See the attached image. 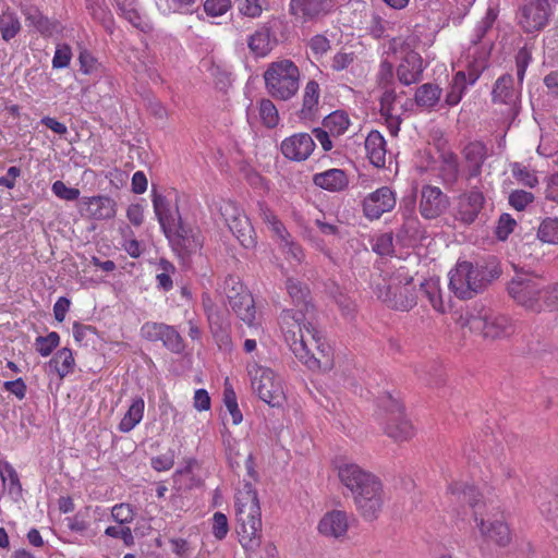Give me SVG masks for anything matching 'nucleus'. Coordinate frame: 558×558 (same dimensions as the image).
<instances>
[{
    "label": "nucleus",
    "instance_id": "f257e3e1",
    "mask_svg": "<svg viewBox=\"0 0 558 558\" xmlns=\"http://www.w3.org/2000/svg\"><path fill=\"white\" fill-rule=\"evenodd\" d=\"M281 329L293 354L310 369H332V349L305 313L284 311Z\"/></svg>",
    "mask_w": 558,
    "mask_h": 558
},
{
    "label": "nucleus",
    "instance_id": "f03ea898",
    "mask_svg": "<svg viewBox=\"0 0 558 558\" xmlns=\"http://www.w3.org/2000/svg\"><path fill=\"white\" fill-rule=\"evenodd\" d=\"M338 476L340 482L352 493L361 515L366 520L376 519L385 504L381 481L355 463L339 465Z\"/></svg>",
    "mask_w": 558,
    "mask_h": 558
},
{
    "label": "nucleus",
    "instance_id": "7ed1b4c3",
    "mask_svg": "<svg viewBox=\"0 0 558 558\" xmlns=\"http://www.w3.org/2000/svg\"><path fill=\"white\" fill-rule=\"evenodd\" d=\"M235 533L246 551L256 550L262 541V510L256 489L243 481L234 494Z\"/></svg>",
    "mask_w": 558,
    "mask_h": 558
},
{
    "label": "nucleus",
    "instance_id": "20e7f679",
    "mask_svg": "<svg viewBox=\"0 0 558 558\" xmlns=\"http://www.w3.org/2000/svg\"><path fill=\"white\" fill-rule=\"evenodd\" d=\"M411 281L412 278L409 274L403 268H399L391 275L385 274L374 278L372 288L377 299L387 304V306L408 311L416 304Z\"/></svg>",
    "mask_w": 558,
    "mask_h": 558
},
{
    "label": "nucleus",
    "instance_id": "39448f33",
    "mask_svg": "<svg viewBox=\"0 0 558 558\" xmlns=\"http://www.w3.org/2000/svg\"><path fill=\"white\" fill-rule=\"evenodd\" d=\"M511 299L524 310L532 313L546 311L547 282L530 272L517 274L508 284Z\"/></svg>",
    "mask_w": 558,
    "mask_h": 558
},
{
    "label": "nucleus",
    "instance_id": "423d86ee",
    "mask_svg": "<svg viewBox=\"0 0 558 558\" xmlns=\"http://www.w3.org/2000/svg\"><path fill=\"white\" fill-rule=\"evenodd\" d=\"M246 372L251 389L271 408H281L286 403L287 395L282 377L270 367L250 362Z\"/></svg>",
    "mask_w": 558,
    "mask_h": 558
},
{
    "label": "nucleus",
    "instance_id": "0eeeda50",
    "mask_svg": "<svg viewBox=\"0 0 558 558\" xmlns=\"http://www.w3.org/2000/svg\"><path fill=\"white\" fill-rule=\"evenodd\" d=\"M264 81L271 97L288 100L299 90L300 71L291 60H278L268 65Z\"/></svg>",
    "mask_w": 558,
    "mask_h": 558
},
{
    "label": "nucleus",
    "instance_id": "6e6552de",
    "mask_svg": "<svg viewBox=\"0 0 558 558\" xmlns=\"http://www.w3.org/2000/svg\"><path fill=\"white\" fill-rule=\"evenodd\" d=\"M376 420L384 433L396 442L410 441L416 434L415 427L404 413L403 405L391 397L381 401Z\"/></svg>",
    "mask_w": 558,
    "mask_h": 558
},
{
    "label": "nucleus",
    "instance_id": "1a4fd4ad",
    "mask_svg": "<svg viewBox=\"0 0 558 558\" xmlns=\"http://www.w3.org/2000/svg\"><path fill=\"white\" fill-rule=\"evenodd\" d=\"M448 276L449 289L461 300L472 299L487 284L483 267L468 260H459Z\"/></svg>",
    "mask_w": 558,
    "mask_h": 558
},
{
    "label": "nucleus",
    "instance_id": "9d476101",
    "mask_svg": "<svg viewBox=\"0 0 558 558\" xmlns=\"http://www.w3.org/2000/svg\"><path fill=\"white\" fill-rule=\"evenodd\" d=\"M222 293L234 314L254 331H260L254 299L251 292L235 277L226 278Z\"/></svg>",
    "mask_w": 558,
    "mask_h": 558
},
{
    "label": "nucleus",
    "instance_id": "9b49d317",
    "mask_svg": "<svg viewBox=\"0 0 558 558\" xmlns=\"http://www.w3.org/2000/svg\"><path fill=\"white\" fill-rule=\"evenodd\" d=\"M466 325L472 331L481 332L484 338L492 340L509 338L515 332L511 318L493 312L470 315Z\"/></svg>",
    "mask_w": 558,
    "mask_h": 558
},
{
    "label": "nucleus",
    "instance_id": "f8f14e48",
    "mask_svg": "<svg viewBox=\"0 0 558 558\" xmlns=\"http://www.w3.org/2000/svg\"><path fill=\"white\" fill-rule=\"evenodd\" d=\"M487 60L488 51L485 49L478 58L468 60V72L458 71L454 74L445 98L448 106H456L461 101L468 86L474 85L482 71L486 68Z\"/></svg>",
    "mask_w": 558,
    "mask_h": 558
},
{
    "label": "nucleus",
    "instance_id": "ddd939ff",
    "mask_svg": "<svg viewBox=\"0 0 558 558\" xmlns=\"http://www.w3.org/2000/svg\"><path fill=\"white\" fill-rule=\"evenodd\" d=\"M258 211L262 220L278 238L279 247L288 260L300 265L305 258L303 248L298 244L278 219L274 211L264 203H258Z\"/></svg>",
    "mask_w": 558,
    "mask_h": 558
},
{
    "label": "nucleus",
    "instance_id": "4468645a",
    "mask_svg": "<svg viewBox=\"0 0 558 558\" xmlns=\"http://www.w3.org/2000/svg\"><path fill=\"white\" fill-rule=\"evenodd\" d=\"M220 213L230 231L246 248L255 245V232L246 215L231 201H226L220 206Z\"/></svg>",
    "mask_w": 558,
    "mask_h": 558
},
{
    "label": "nucleus",
    "instance_id": "2eb2a0df",
    "mask_svg": "<svg viewBox=\"0 0 558 558\" xmlns=\"http://www.w3.org/2000/svg\"><path fill=\"white\" fill-rule=\"evenodd\" d=\"M153 206L166 236L170 241H174L177 238L184 239L185 231L181 223L178 207L167 197L157 193L153 195Z\"/></svg>",
    "mask_w": 558,
    "mask_h": 558
},
{
    "label": "nucleus",
    "instance_id": "dca6fc26",
    "mask_svg": "<svg viewBox=\"0 0 558 558\" xmlns=\"http://www.w3.org/2000/svg\"><path fill=\"white\" fill-rule=\"evenodd\" d=\"M474 519L482 537V550L490 553L494 547H506L511 542V533L508 524L500 518L484 519L477 518L474 512Z\"/></svg>",
    "mask_w": 558,
    "mask_h": 558
},
{
    "label": "nucleus",
    "instance_id": "f3484780",
    "mask_svg": "<svg viewBox=\"0 0 558 558\" xmlns=\"http://www.w3.org/2000/svg\"><path fill=\"white\" fill-rule=\"evenodd\" d=\"M549 14L547 0H527L521 7L519 24L527 33L538 32L547 24Z\"/></svg>",
    "mask_w": 558,
    "mask_h": 558
},
{
    "label": "nucleus",
    "instance_id": "a211bd4d",
    "mask_svg": "<svg viewBox=\"0 0 558 558\" xmlns=\"http://www.w3.org/2000/svg\"><path fill=\"white\" fill-rule=\"evenodd\" d=\"M396 206V194L388 186H383L369 193L363 201L364 215L369 219H378Z\"/></svg>",
    "mask_w": 558,
    "mask_h": 558
},
{
    "label": "nucleus",
    "instance_id": "6ab92c4d",
    "mask_svg": "<svg viewBox=\"0 0 558 558\" xmlns=\"http://www.w3.org/2000/svg\"><path fill=\"white\" fill-rule=\"evenodd\" d=\"M403 105L393 88H387L380 97V114L385 119L390 135L397 136L400 131L401 116L404 112Z\"/></svg>",
    "mask_w": 558,
    "mask_h": 558
},
{
    "label": "nucleus",
    "instance_id": "aec40b11",
    "mask_svg": "<svg viewBox=\"0 0 558 558\" xmlns=\"http://www.w3.org/2000/svg\"><path fill=\"white\" fill-rule=\"evenodd\" d=\"M449 206V199L437 186L425 185L421 191L420 213L425 219H435Z\"/></svg>",
    "mask_w": 558,
    "mask_h": 558
},
{
    "label": "nucleus",
    "instance_id": "412c9836",
    "mask_svg": "<svg viewBox=\"0 0 558 558\" xmlns=\"http://www.w3.org/2000/svg\"><path fill=\"white\" fill-rule=\"evenodd\" d=\"M315 148L313 137L307 133L293 134L281 143L284 157L295 161L306 160Z\"/></svg>",
    "mask_w": 558,
    "mask_h": 558
},
{
    "label": "nucleus",
    "instance_id": "4be33fe9",
    "mask_svg": "<svg viewBox=\"0 0 558 558\" xmlns=\"http://www.w3.org/2000/svg\"><path fill=\"white\" fill-rule=\"evenodd\" d=\"M82 213L95 220L111 219L117 214V203L108 196L85 197L82 201Z\"/></svg>",
    "mask_w": 558,
    "mask_h": 558
},
{
    "label": "nucleus",
    "instance_id": "5701e85b",
    "mask_svg": "<svg viewBox=\"0 0 558 558\" xmlns=\"http://www.w3.org/2000/svg\"><path fill=\"white\" fill-rule=\"evenodd\" d=\"M318 532L326 536L340 539L345 536L349 529V517L342 510H332L323 515L318 522Z\"/></svg>",
    "mask_w": 558,
    "mask_h": 558
},
{
    "label": "nucleus",
    "instance_id": "b1692460",
    "mask_svg": "<svg viewBox=\"0 0 558 558\" xmlns=\"http://www.w3.org/2000/svg\"><path fill=\"white\" fill-rule=\"evenodd\" d=\"M484 204V195L478 190H471L459 196L457 202V218L465 223H472Z\"/></svg>",
    "mask_w": 558,
    "mask_h": 558
},
{
    "label": "nucleus",
    "instance_id": "393cba45",
    "mask_svg": "<svg viewBox=\"0 0 558 558\" xmlns=\"http://www.w3.org/2000/svg\"><path fill=\"white\" fill-rule=\"evenodd\" d=\"M424 70L423 59L415 51H409L402 58L398 69L397 75L403 85H411L421 80Z\"/></svg>",
    "mask_w": 558,
    "mask_h": 558
},
{
    "label": "nucleus",
    "instance_id": "a878e982",
    "mask_svg": "<svg viewBox=\"0 0 558 558\" xmlns=\"http://www.w3.org/2000/svg\"><path fill=\"white\" fill-rule=\"evenodd\" d=\"M313 182L316 186L329 192H341L349 186L347 173L337 168L314 174Z\"/></svg>",
    "mask_w": 558,
    "mask_h": 558
},
{
    "label": "nucleus",
    "instance_id": "bb28decb",
    "mask_svg": "<svg viewBox=\"0 0 558 558\" xmlns=\"http://www.w3.org/2000/svg\"><path fill=\"white\" fill-rule=\"evenodd\" d=\"M331 7V0H290V13L296 17L313 19Z\"/></svg>",
    "mask_w": 558,
    "mask_h": 558
},
{
    "label": "nucleus",
    "instance_id": "cd10ccee",
    "mask_svg": "<svg viewBox=\"0 0 558 558\" xmlns=\"http://www.w3.org/2000/svg\"><path fill=\"white\" fill-rule=\"evenodd\" d=\"M387 144L383 134L378 131H371L365 138V151L371 163L377 168L385 167Z\"/></svg>",
    "mask_w": 558,
    "mask_h": 558
},
{
    "label": "nucleus",
    "instance_id": "c85d7f7f",
    "mask_svg": "<svg viewBox=\"0 0 558 558\" xmlns=\"http://www.w3.org/2000/svg\"><path fill=\"white\" fill-rule=\"evenodd\" d=\"M498 12L495 8H488L483 19L476 24L474 28V33L472 36L473 47L469 49L468 59L472 57L478 58L483 50H487L489 52V48L487 46H483L481 49L477 47V44L484 38L485 34L493 27Z\"/></svg>",
    "mask_w": 558,
    "mask_h": 558
},
{
    "label": "nucleus",
    "instance_id": "c756f323",
    "mask_svg": "<svg viewBox=\"0 0 558 558\" xmlns=\"http://www.w3.org/2000/svg\"><path fill=\"white\" fill-rule=\"evenodd\" d=\"M74 366L75 360L72 351L69 348H62L47 363V372L49 374H57L60 379H63L73 373Z\"/></svg>",
    "mask_w": 558,
    "mask_h": 558
},
{
    "label": "nucleus",
    "instance_id": "7c9ffc66",
    "mask_svg": "<svg viewBox=\"0 0 558 558\" xmlns=\"http://www.w3.org/2000/svg\"><path fill=\"white\" fill-rule=\"evenodd\" d=\"M274 44L271 32L266 27L256 29L247 37V47L255 58L266 57L272 50Z\"/></svg>",
    "mask_w": 558,
    "mask_h": 558
},
{
    "label": "nucleus",
    "instance_id": "2f4dec72",
    "mask_svg": "<svg viewBox=\"0 0 558 558\" xmlns=\"http://www.w3.org/2000/svg\"><path fill=\"white\" fill-rule=\"evenodd\" d=\"M493 99L495 102L506 104L510 107L517 105L519 93L513 87V78L511 75H502L496 81L493 89Z\"/></svg>",
    "mask_w": 558,
    "mask_h": 558
},
{
    "label": "nucleus",
    "instance_id": "473e14b6",
    "mask_svg": "<svg viewBox=\"0 0 558 558\" xmlns=\"http://www.w3.org/2000/svg\"><path fill=\"white\" fill-rule=\"evenodd\" d=\"M464 158L468 165L470 177H476L481 172L482 165L486 158V147L483 143H470L464 148Z\"/></svg>",
    "mask_w": 558,
    "mask_h": 558
},
{
    "label": "nucleus",
    "instance_id": "72a5a7b5",
    "mask_svg": "<svg viewBox=\"0 0 558 558\" xmlns=\"http://www.w3.org/2000/svg\"><path fill=\"white\" fill-rule=\"evenodd\" d=\"M145 410V402L142 398H135L132 400L129 410L119 423V430L122 433H129L134 429L142 421Z\"/></svg>",
    "mask_w": 558,
    "mask_h": 558
},
{
    "label": "nucleus",
    "instance_id": "f704fd0d",
    "mask_svg": "<svg viewBox=\"0 0 558 558\" xmlns=\"http://www.w3.org/2000/svg\"><path fill=\"white\" fill-rule=\"evenodd\" d=\"M286 287H287V291H288L292 302L294 303V305L300 306V310H298V311L291 310V311L293 313H300V312L304 313L303 311H305L306 312L305 314H308L310 303L307 301V296H308L307 287L302 284L300 281H298L293 278L287 279Z\"/></svg>",
    "mask_w": 558,
    "mask_h": 558
},
{
    "label": "nucleus",
    "instance_id": "c9c22d12",
    "mask_svg": "<svg viewBox=\"0 0 558 558\" xmlns=\"http://www.w3.org/2000/svg\"><path fill=\"white\" fill-rule=\"evenodd\" d=\"M21 31V22L17 14L7 7L0 14V33L4 41H10Z\"/></svg>",
    "mask_w": 558,
    "mask_h": 558
},
{
    "label": "nucleus",
    "instance_id": "e433bc0d",
    "mask_svg": "<svg viewBox=\"0 0 558 558\" xmlns=\"http://www.w3.org/2000/svg\"><path fill=\"white\" fill-rule=\"evenodd\" d=\"M0 478L9 494L14 498L22 495V485L13 465L7 461L0 462Z\"/></svg>",
    "mask_w": 558,
    "mask_h": 558
},
{
    "label": "nucleus",
    "instance_id": "4c0bfd02",
    "mask_svg": "<svg viewBox=\"0 0 558 558\" xmlns=\"http://www.w3.org/2000/svg\"><path fill=\"white\" fill-rule=\"evenodd\" d=\"M448 493L459 502H466L470 508H475L478 502V492L473 486L461 482H453L448 486Z\"/></svg>",
    "mask_w": 558,
    "mask_h": 558
},
{
    "label": "nucleus",
    "instance_id": "58836bf2",
    "mask_svg": "<svg viewBox=\"0 0 558 558\" xmlns=\"http://www.w3.org/2000/svg\"><path fill=\"white\" fill-rule=\"evenodd\" d=\"M440 95V87L430 83H426L416 89L415 102L420 107L432 108L439 101Z\"/></svg>",
    "mask_w": 558,
    "mask_h": 558
},
{
    "label": "nucleus",
    "instance_id": "ea45409f",
    "mask_svg": "<svg viewBox=\"0 0 558 558\" xmlns=\"http://www.w3.org/2000/svg\"><path fill=\"white\" fill-rule=\"evenodd\" d=\"M349 125V116L344 111L340 110L331 112L323 121V126L327 129L332 136H340L344 134Z\"/></svg>",
    "mask_w": 558,
    "mask_h": 558
},
{
    "label": "nucleus",
    "instance_id": "a19ab883",
    "mask_svg": "<svg viewBox=\"0 0 558 558\" xmlns=\"http://www.w3.org/2000/svg\"><path fill=\"white\" fill-rule=\"evenodd\" d=\"M319 100V86L315 81L306 83L303 94L302 114L304 118H312Z\"/></svg>",
    "mask_w": 558,
    "mask_h": 558
},
{
    "label": "nucleus",
    "instance_id": "79ce46f5",
    "mask_svg": "<svg viewBox=\"0 0 558 558\" xmlns=\"http://www.w3.org/2000/svg\"><path fill=\"white\" fill-rule=\"evenodd\" d=\"M422 292L429 300L430 305L438 312H444V303L440 292V279L430 277L421 283Z\"/></svg>",
    "mask_w": 558,
    "mask_h": 558
},
{
    "label": "nucleus",
    "instance_id": "37998d69",
    "mask_svg": "<svg viewBox=\"0 0 558 558\" xmlns=\"http://www.w3.org/2000/svg\"><path fill=\"white\" fill-rule=\"evenodd\" d=\"M26 22L34 26L43 35H51L53 25L36 7L26 8L24 11Z\"/></svg>",
    "mask_w": 558,
    "mask_h": 558
},
{
    "label": "nucleus",
    "instance_id": "c03bdc74",
    "mask_svg": "<svg viewBox=\"0 0 558 558\" xmlns=\"http://www.w3.org/2000/svg\"><path fill=\"white\" fill-rule=\"evenodd\" d=\"M510 170L512 177L517 180L518 183L533 189L538 184V178L534 170L529 169L526 166L520 162H512L510 165Z\"/></svg>",
    "mask_w": 558,
    "mask_h": 558
},
{
    "label": "nucleus",
    "instance_id": "a18cd8bd",
    "mask_svg": "<svg viewBox=\"0 0 558 558\" xmlns=\"http://www.w3.org/2000/svg\"><path fill=\"white\" fill-rule=\"evenodd\" d=\"M116 3L121 15H123L124 19L128 20L133 26H143V17L141 15L136 0H116Z\"/></svg>",
    "mask_w": 558,
    "mask_h": 558
},
{
    "label": "nucleus",
    "instance_id": "49530a36",
    "mask_svg": "<svg viewBox=\"0 0 558 558\" xmlns=\"http://www.w3.org/2000/svg\"><path fill=\"white\" fill-rule=\"evenodd\" d=\"M120 233L122 235V247L132 257L137 258L142 255L144 247L143 244L134 238L132 229L124 225L120 227Z\"/></svg>",
    "mask_w": 558,
    "mask_h": 558
},
{
    "label": "nucleus",
    "instance_id": "de8ad7c7",
    "mask_svg": "<svg viewBox=\"0 0 558 558\" xmlns=\"http://www.w3.org/2000/svg\"><path fill=\"white\" fill-rule=\"evenodd\" d=\"M60 344V336L56 331H50L47 336H38L35 339V350L39 355L47 357Z\"/></svg>",
    "mask_w": 558,
    "mask_h": 558
},
{
    "label": "nucleus",
    "instance_id": "09e8293b",
    "mask_svg": "<svg viewBox=\"0 0 558 558\" xmlns=\"http://www.w3.org/2000/svg\"><path fill=\"white\" fill-rule=\"evenodd\" d=\"M537 236L541 241L549 244H558V218H547L543 220L537 230Z\"/></svg>",
    "mask_w": 558,
    "mask_h": 558
},
{
    "label": "nucleus",
    "instance_id": "8fccbe9b",
    "mask_svg": "<svg viewBox=\"0 0 558 558\" xmlns=\"http://www.w3.org/2000/svg\"><path fill=\"white\" fill-rule=\"evenodd\" d=\"M259 118L267 128H275L279 122V114L276 106L269 99H262L258 104Z\"/></svg>",
    "mask_w": 558,
    "mask_h": 558
},
{
    "label": "nucleus",
    "instance_id": "3c124183",
    "mask_svg": "<svg viewBox=\"0 0 558 558\" xmlns=\"http://www.w3.org/2000/svg\"><path fill=\"white\" fill-rule=\"evenodd\" d=\"M515 226L517 221L510 214L505 213L500 215L495 230L496 236L505 241L513 232Z\"/></svg>",
    "mask_w": 558,
    "mask_h": 558
},
{
    "label": "nucleus",
    "instance_id": "603ef678",
    "mask_svg": "<svg viewBox=\"0 0 558 558\" xmlns=\"http://www.w3.org/2000/svg\"><path fill=\"white\" fill-rule=\"evenodd\" d=\"M160 341L163 345L173 352H180L183 349L182 339L178 331L168 325H165Z\"/></svg>",
    "mask_w": 558,
    "mask_h": 558
},
{
    "label": "nucleus",
    "instance_id": "864d4df0",
    "mask_svg": "<svg viewBox=\"0 0 558 558\" xmlns=\"http://www.w3.org/2000/svg\"><path fill=\"white\" fill-rule=\"evenodd\" d=\"M223 402H225V405L227 408V410L229 411L231 417H232V423L234 425H238L242 422V413L238 407V401H236V397H235V393L234 391L231 389V388H227L225 389V392H223Z\"/></svg>",
    "mask_w": 558,
    "mask_h": 558
},
{
    "label": "nucleus",
    "instance_id": "5fc2aeb1",
    "mask_svg": "<svg viewBox=\"0 0 558 558\" xmlns=\"http://www.w3.org/2000/svg\"><path fill=\"white\" fill-rule=\"evenodd\" d=\"M112 519L120 525H126L134 519L133 508L128 504H119L111 509Z\"/></svg>",
    "mask_w": 558,
    "mask_h": 558
},
{
    "label": "nucleus",
    "instance_id": "6e6d98bb",
    "mask_svg": "<svg viewBox=\"0 0 558 558\" xmlns=\"http://www.w3.org/2000/svg\"><path fill=\"white\" fill-rule=\"evenodd\" d=\"M533 201L534 195L523 190H514L509 195V204L519 211L525 209Z\"/></svg>",
    "mask_w": 558,
    "mask_h": 558
},
{
    "label": "nucleus",
    "instance_id": "4d7b16f0",
    "mask_svg": "<svg viewBox=\"0 0 558 558\" xmlns=\"http://www.w3.org/2000/svg\"><path fill=\"white\" fill-rule=\"evenodd\" d=\"M105 534L110 537L121 538L126 546L134 544L132 530L126 525H112L105 530Z\"/></svg>",
    "mask_w": 558,
    "mask_h": 558
},
{
    "label": "nucleus",
    "instance_id": "13d9d810",
    "mask_svg": "<svg viewBox=\"0 0 558 558\" xmlns=\"http://www.w3.org/2000/svg\"><path fill=\"white\" fill-rule=\"evenodd\" d=\"M264 0H239V11L247 17H258L263 12Z\"/></svg>",
    "mask_w": 558,
    "mask_h": 558
},
{
    "label": "nucleus",
    "instance_id": "bf43d9fd",
    "mask_svg": "<svg viewBox=\"0 0 558 558\" xmlns=\"http://www.w3.org/2000/svg\"><path fill=\"white\" fill-rule=\"evenodd\" d=\"M196 1L197 0H171V3H167V1L163 3L162 0H156V3L162 13L168 14L170 12L187 11Z\"/></svg>",
    "mask_w": 558,
    "mask_h": 558
},
{
    "label": "nucleus",
    "instance_id": "052dcab7",
    "mask_svg": "<svg viewBox=\"0 0 558 558\" xmlns=\"http://www.w3.org/2000/svg\"><path fill=\"white\" fill-rule=\"evenodd\" d=\"M213 534L217 539H223L229 532V523L226 514L222 512H215L213 515Z\"/></svg>",
    "mask_w": 558,
    "mask_h": 558
},
{
    "label": "nucleus",
    "instance_id": "680f3d73",
    "mask_svg": "<svg viewBox=\"0 0 558 558\" xmlns=\"http://www.w3.org/2000/svg\"><path fill=\"white\" fill-rule=\"evenodd\" d=\"M231 8V0H206L205 12L210 16H221Z\"/></svg>",
    "mask_w": 558,
    "mask_h": 558
},
{
    "label": "nucleus",
    "instance_id": "e2e57ef3",
    "mask_svg": "<svg viewBox=\"0 0 558 558\" xmlns=\"http://www.w3.org/2000/svg\"><path fill=\"white\" fill-rule=\"evenodd\" d=\"M52 193L64 201H75L80 196V190L69 187L62 181H56L51 186Z\"/></svg>",
    "mask_w": 558,
    "mask_h": 558
},
{
    "label": "nucleus",
    "instance_id": "0e129e2a",
    "mask_svg": "<svg viewBox=\"0 0 558 558\" xmlns=\"http://www.w3.org/2000/svg\"><path fill=\"white\" fill-rule=\"evenodd\" d=\"M163 329L165 324L148 322L142 326L141 336L149 341H158L161 339Z\"/></svg>",
    "mask_w": 558,
    "mask_h": 558
},
{
    "label": "nucleus",
    "instance_id": "69168bd1",
    "mask_svg": "<svg viewBox=\"0 0 558 558\" xmlns=\"http://www.w3.org/2000/svg\"><path fill=\"white\" fill-rule=\"evenodd\" d=\"M94 19L104 24L107 29H110L112 25L111 13L107 10L102 2L96 1L89 7Z\"/></svg>",
    "mask_w": 558,
    "mask_h": 558
},
{
    "label": "nucleus",
    "instance_id": "338daca9",
    "mask_svg": "<svg viewBox=\"0 0 558 558\" xmlns=\"http://www.w3.org/2000/svg\"><path fill=\"white\" fill-rule=\"evenodd\" d=\"M72 58L71 48L68 45H59L56 49L52 66L54 69H63L70 64Z\"/></svg>",
    "mask_w": 558,
    "mask_h": 558
},
{
    "label": "nucleus",
    "instance_id": "774afa93",
    "mask_svg": "<svg viewBox=\"0 0 558 558\" xmlns=\"http://www.w3.org/2000/svg\"><path fill=\"white\" fill-rule=\"evenodd\" d=\"M72 329L74 340L78 345H87L94 335L93 327L80 323H74Z\"/></svg>",
    "mask_w": 558,
    "mask_h": 558
}]
</instances>
